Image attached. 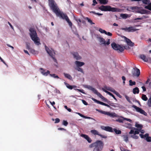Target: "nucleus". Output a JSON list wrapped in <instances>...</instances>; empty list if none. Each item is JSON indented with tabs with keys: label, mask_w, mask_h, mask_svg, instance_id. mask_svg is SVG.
<instances>
[{
	"label": "nucleus",
	"mask_w": 151,
	"mask_h": 151,
	"mask_svg": "<svg viewBox=\"0 0 151 151\" xmlns=\"http://www.w3.org/2000/svg\"><path fill=\"white\" fill-rule=\"evenodd\" d=\"M104 144L101 140H98L96 142L92 143L89 145V147H94L93 151H101L104 147Z\"/></svg>",
	"instance_id": "f257e3e1"
},
{
	"label": "nucleus",
	"mask_w": 151,
	"mask_h": 151,
	"mask_svg": "<svg viewBox=\"0 0 151 151\" xmlns=\"http://www.w3.org/2000/svg\"><path fill=\"white\" fill-rule=\"evenodd\" d=\"M29 31L30 32L29 34L30 37L35 43L37 45H40V39L37 36V33L35 30L33 28H31L29 29Z\"/></svg>",
	"instance_id": "f03ea898"
},
{
	"label": "nucleus",
	"mask_w": 151,
	"mask_h": 151,
	"mask_svg": "<svg viewBox=\"0 0 151 151\" xmlns=\"http://www.w3.org/2000/svg\"><path fill=\"white\" fill-rule=\"evenodd\" d=\"M49 5L50 9L56 14L60 11L54 0H48Z\"/></svg>",
	"instance_id": "7ed1b4c3"
},
{
	"label": "nucleus",
	"mask_w": 151,
	"mask_h": 151,
	"mask_svg": "<svg viewBox=\"0 0 151 151\" xmlns=\"http://www.w3.org/2000/svg\"><path fill=\"white\" fill-rule=\"evenodd\" d=\"M99 9L102 11H111L117 12L118 11V9L117 8L111 7L109 5L104 6L102 5L98 8Z\"/></svg>",
	"instance_id": "20e7f679"
},
{
	"label": "nucleus",
	"mask_w": 151,
	"mask_h": 151,
	"mask_svg": "<svg viewBox=\"0 0 151 151\" xmlns=\"http://www.w3.org/2000/svg\"><path fill=\"white\" fill-rule=\"evenodd\" d=\"M111 46L114 49L117 50L119 52H122L125 49L124 47H122L120 45L116 44L115 42L112 43Z\"/></svg>",
	"instance_id": "39448f33"
},
{
	"label": "nucleus",
	"mask_w": 151,
	"mask_h": 151,
	"mask_svg": "<svg viewBox=\"0 0 151 151\" xmlns=\"http://www.w3.org/2000/svg\"><path fill=\"white\" fill-rule=\"evenodd\" d=\"M139 25H135L134 27L131 26L126 28H122L121 29L128 32H133L139 30L138 29H136L135 27H139Z\"/></svg>",
	"instance_id": "423d86ee"
},
{
	"label": "nucleus",
	"mask_w": 151,
	"mask_h": 151,
	"mask_svg": "<svg viewBox=\"0 0 151 151\" xmlns=\"http://www.w3.org/2000/svg\"><path fill=\"white\" fill-rule=\"evenodd\" d=\"M45 49L46 50L48 54L51 57V58L53 59L54 61L55 62H57V60L55 58V53L54 52L53 50L51 49V50H50L49 48L46 46H45Z\"/></svg>",
	"instance_id": "0eeeda50"
},
{
	"label": "nucleus",
	"mask_w": 151,
	"mask_h": 151,
	"mask_svg": "<svg viewBox=\"0 0 151 151\" xmlns=\"http://www.w3.org/2000/svg\"><path fill=\"white\" fill-rule=\"evenodd\" d=\"M139 135L142 138L145 139L148 142H151V137H149V134L146 133L145 135L139 134Z\"/></svg>",
	"instance_id": "6e6552de"
},
{
	"label": "nucleus",
	"mask_w": 151,
	"mask_h": 151,
	"mask_svg": "<svg viewBox=\"0 0 151 151\" xmlns=\"http://www.w3.org/2000/svg\"><path fill=\"white\" fill-rule=\"evenodd\" d=\"M132 107L134 108L136 110V111L137 112H139L145 116H146L147 115V113L141 108L138 107L134 105H133L132 106Z\"/></svg>",
	"instance_id": "1a4fd4ad"
},
{
	"label": "nucleus",
	"mask_w": 151,
	"mask_h": 151,
	"mask_svg": "<svg viewBox=\"0 0 151 151\" xmlns=\"http://www.w3.org/2000/svg\"><path fill=\"white\" fill-rule=\"evenodd\" d=\"M99 40L101 44H104L105 45H108L110 43V39H108L107 42L105 39L102 37H99Z\"/></svg>",
	"instance_id": "9d476101"
},
{
	"label": "nucleus",
	"mask_w": 151,
	"mask_h": 151,
	"mask_svg": "<svg viewBox=\"0 0 151 151\" xmlns=\"http://www.w3.org/2000/svg\"><path fill=\"white\" fill-rule=\"evenodd\" d=\"M134 71L132 72V75L133 77L136 76L138 77L140 74L139 70L137 68H134Z\"/></svg>",
	"instance_id": "9b49d317"
},
{
	"label": "nucleus",
	"mask_w": 151,
	"mask_h": 151,
	"mask_svg": "<svg viewBox=\"0 0 151 151\" xmlns=\"http://www.w3.org/2000/svg\"><path fill=\"white\" fill-rule=\"evenodd\" d=\"M139 58L145 62H147L149 60H151V58L148 56L146 57L144 54H141L139 55Z\"/></svg>",
	"instance_id": "f8f14e48"
},
{
	"label": "nucleus",
	"mask_w": 151,
	"mask_h": 151,
	"mask_svg": "<svg viewBox=\"0 0 151 151\" xmlns=\"http://www.w3.org/2000/svg\"><path fill=\"white\" fill-rule=\"evenodd\" d=\"M59 13H57L56 15L60 17L63 19H65L66 20H68L69 18L65 14L62 13L60 11L58 12Z\"/></svg>",
	"instance_id": "ddd939ff"
},
{
	"label": "nucleus",
	"mask_w": 151,
	"mask_h": 151,
	"mask_svg": "<svg viewBox=\"0 0 151 151\" xmlns=\"http://www.w3.org/2000/svg\"><path fill=\"white\" fill-rule=\"evenodd\" d=\"M101 128L102 129L105 130L106 131H108L111 132H113V129L112 128L109 126L106 127L104 126H101Z\"/></svg>",
	"instance_id": "4468645a"
},
{
	"label": "nucleus",
	"mask_w": 151,
	"mask_h": 151,
	"mask_svg": "<svg viewBox=\"0 0 151 151\" xmlns=\"http://www.w3.org/2000/svg\"><path fill=\"white\" fill-rule=\"evenodd\" d=\"M139 131V129L134 128L133 130H131L129 132V134H139L140 132Z\"/></svg>",
	"instance_id": "2eb2a0df"
},
{
	"label": "nucleus",
	"mask_w": 151,
	"mask_h": 151,
	"mask_svg": "<svg viewBox=\"0 0 151 151\" xmlns=\"http://www.w3.org/2000/svg\"><path fill=\"white\" fill-rule=\"evenodd\" d=\"M81 137L84 138L85 139H86L89 143H90L92 142V140L88 135L85 134H81Z\"/></svg>",
	"instance_id": "dca6fc26"
},
{
	"label": "nucleus",
	"mask_w": 151,
	"mask_h": 151,
	"mask_svg": "<svg viewBox=\"0 0 151 151\" xmlns=\"http://www.w3.org/2000/svg\"><path fill=\"white\" fill-rule=\"evenodd\" d=\"M74 58L76 60H80L81 58V57L79 55L77 52H73L72 53Z\"/></svg>",
	"instance_id": "f3484780"
},
{
	"label": "nucleus",
	"mask_w": 151,
	"mask_h": 151,
	"mask_svg": "<svg viewBox=\"0 0 151 151\" xmlns=\"http://www.w3.org/2000/svg\"><path fill=\"white\" fill-rule=\"evenodd\" d=\"M88 88L93 91L94 93L96 94L98 96H99V93L100 94V93L98 92L97 90L95 89L94 88H93L91 86H89L88 87Z\"/></svg>",
	"instance_id": "a211bd4d"
},
{
	"label": "nucleus",
	"mask_w": 151,
	"mask_h": 151,
	"mask_svg": "<svg viewBox=\"0 0 151 151\" xmlns=\"http://www.w3.org/2000/svg\"><path fill=\"white\" fill-rule=\"evenodd\" d=\"M99 95L98 96L101 99H102L105 102H106V101L107 102L109 105H111V106H112L111 105V104H113V103H110V101H107L108 100L106 98H105L104 96H103L101 93H100V94L99 93Z\"/></svg>",
	"instance_id": "6ab92c4d"
},
{
	"label": "nucleus",
	"mask_w": 151,
	"mask_h": 151,
	"mask_svg": "<svg viewBox=\"0 0 151 151\" xmlns=\"http://www.w3.org/2000/svg\"><path fill=\"white\" fill-rule=\"evenodd\" d=\"M126 41L128 45L131 47L134 46V43L130 39L126 37Z\"/></svg>",
	"instance_id": "aec40b11"
},
{
	"label": "nucleus",
	"mask_w": 151,
	"mask_h": 151,
	"mask_svg": "<svg viewBox=\"0 0 151 151\" xmlns=\"http://www.w3.org/2000/svg\"><path fill=\"white\" fill-rule=\"evenodd\" d=\"M64 83L68 88L71 90L73 88H76L77 87L76 86H71L65 82H64Z\"/></svg>",
	"instance_id": "412c9836"
},
{
	"label": "nucleus",
	"mask_w": 151,
	"mask_h": 151,
	"mask_svg": "<svg viewBox=\"0 0 151 151\" xmlns=\"http://www.w3.org/2000/svg\"><path fill=\"white\" fill-rule=\"evenodd\" d=\"M63 75L65 78L71 81H73V78L70 74L68 73H64Z\"/></svg>",
	"instance_id": "4be33fe9"
},
{
	"label": "nucleus",
	"mask_w": 151,
	"mask_h": 151,
	"mask_svg": "<svg viewBox=\"0 0 151 151\" xmlns=\"http://www.w3.org/2000/svg\"><path fill=\"white\" fill-rule=\"evenodd\" d=\"M40 69L41 70V72L42 74L45 76H47L48 74H49L50 72L49 70H47V72H45V70L43 69L42 68H41Z\"/></svg>",
	"instance_id": "5701e85b"
},
{
	"label": "nucleus",
	"mask_w": 151,
	"mask_h": 151,
	"mask_svg": "<svg viewBox=\"0 0 151 151\" xmlns=\"http://www.w3.org/2000/svg\"><path fill=\"white\" fill-rule=\"evenodd\" d=\"M102 90L104 91L105 92L110 96H111L115 100H117L116 99L114 95H113L111 93L106 91L103 88L102 89Z\"/></svg>",
	"instance_id": "b1692460"
},
{
	"label": "nucleus",
	"mask_w": 151,
	"mask_h": 151,
	"mask_svg": "<svg viewBox=\"0 0 151 151\" xmlns=\"http://www.w3.org/2000/svg\"><path fill=\"white\" fill-rule=\"evenodd\" d=\"M75 63L78 67H79L82 66L85 64L84 63L79 61H76Z\"/></svg>",
	"instance_id": "393cba45"
},
{
	"label": "nucleus",
	"mask_w": 151,
	"mask_h": 151,
	"mask_svg": "<svg viewBox=\"0 0 151 151\" xmlns=\"http://www.w3.org/2000/svg\"><path fill=\"white\" fill-rule=\"evenodd\" d=\"M108 90L111 91L112 92H113L114 94L118 96L120 98H122V96L120 95L118 92L116 91L114 89L112 90H110V89H108Z\"/></svg>",
	"instance_id": "a878e982"
},
{
	"label": "nucleus",
	"mask_w": 151,
	"mask_h": 151,
	"mask_svg": "<svg viewBox=\"0 0 151 151\" xmlns=\"http://www.w3.org/2000/svg\"><path fill=\"white\" fill-rule=\"evenodd\" d=\"M92 99L95 102L97 103V104H100L101 105H104H104L105 103L103 102L99 101L94 98H92Z\"/></svg>",
	"instance_id": "bb28decb"
},
{
	"label": "nucleus",
	"mask_w": 151,
	"mask_h": 151,
	"mask_svg": "<svg viewBox=\"0 0 151 151\" xmlns=\"http://www.w3.org/2000/svg\"><path fill=\"white\" fill-rule=\"evenodd\" d=\"M106 115L111 117H114L116 116V114L115 113H110L109 112H107Z\"/></svg>",
	"instance_id": "cd10ccee"
},
{
	"label": "nucleus",
	"mask_w": 151,
	"mask_h": 151,
	"mask_svg": "<svg viewBox=\"0 0 151 151\" xmlns=\"http://www.w3.org/2000/svg\"><path fill=\"white\" fill-rule=\"evenodd\" d=\"M133 92L134 94L138 93L139 92V90L138 87H135L133 89Z\"/></svg>",
	"instance_id": "c85d7f7f"
},
{
	"label": "nucleus",
	"mask_w": 151,
	"mask_h": 151,
	"mask_svg": "<svg viewBox=\"0 0 151 151\" xmlns=\"http://www.w3.org/2000/svg\"><path fill=\"white\" fill-rule=\"evenodd\" d=\"M99 2L101 4H107L108 2V0H98Z\"/></svg>",
	"instance_id": "c756f323"
},
{
	"label": "nucleus",
	"mask_w": 151,
	"mask_h": 151,
	"mask_svg": "<svg viewBox=\"0 0 151 151\" xmlns=\"http://www.w3.org/2000/svg\"><path fill=\"white\" fill-rule=\"evenodd\" d=\"M135 127L138 129H141L143 128V125H142L139 124L137 123H136Z\"/></svg>",
	"instance_id": "7c9ffc66"
},
{
	"label": "nucleus",
	"mask_w": 151,
	"mask_h": 151,
	"mask_svg": "<svg viewBox=\"0 0 151 151\" xmlns=\"http://www.w3.org/2000/svg\"><path fill=\"white\" fill-rule=\"evenodd\" d=\"M113 132H114L116 134H120L121 133V131L117 129L116 128L113 129Z\"/></svg>",
	"instance_id": "2f4dec72"
},
{
	"label": "nucleus",
	"mask_w": 151,
	"mask_h": 151,
	"mask_svg": "<svg viewBox=\"0 0 151 151\" xmlns=\"http://www.w3.org/2000/svg\"><path fill=\"white\" fill-rule=\"evenodd\" d=\"M85 19L87 20L88 22H89L91 25L94 24L95 23L93 22L88 17H86L85 18Z\"/></svg>",
	"instance_id": "473e14b6"
},
{
	"label": "nucleus",
	"mask_w": 151,
	"mask_h": 151,
	"mask_svg": "<svg viewBox=\"0 0 151 151\" xmlns=\"http://www.w3.org/2000/svg\"><path fill=\"white\" fill-rule=\"evenodd\" d=\"M91 132L92 133L94 134V135H99V132L97 130H91Z\"/></svg>",
	"instance_id": "72a5a7b5"
},
{
	"label": "nucleus",
	"mask_w": 151,
	"mask_h": 151,
	"mask_svg": "<svg viewBox=\"0 0 151 151\" xmlns=\"http://www.w3.org/2000/svg\"><path fill=\"white\" fill-rule=\"evenodd\" d=\"M147 12H150V11H147L145 9H142L141 10V11H138V13L140 14H146L147 13Z\"/></svg>",
	"instance_id": "f704fd0d"
},
{
	"label": "nucleus",
	"mask_w": 151,
	"mask_h": 151,
	"mask_svg": "<svg viewBox=\"0 0 151 151\" xmlns=\"http://www.w3.org/2000/svg\"><path fill=\"white\" fill-rule=\"evenodd\" d=\"M131 137L135 139H138L139 138V136L134 134H132L131 135Z\"/></svg>",
	"instance_id": "c9c22d12"
},
{
	"label": "nucleus",
	"mask_w": 151,
	"mask_h": 151,
	"mask_svg": "<svg viewBox=\"0 0 151 151\" xmlns=\"http://www.w3.org/2000/svg\"><path fill=\"white\" fill-rule=\"evenodd\" d=\"M142 99L145 101H146L148 99L146 95L144 94H142Z\"/></svg>",
	"instance_id": "e433bc0d"
},
{
	"label": "nucleus",
	"mask_w": 151,
	"mask_h": 151,
	"mask_svg": "<svg viewBox=\"0 0 151 151\" xmlns=\"http://www.w3.org/2000/svg\"><path fill=\"white\" fill-rule=\"evenodd\" d=\"M122 137H123V139L126 142H127L128 140V135H123L122 136Z\"/></svg>",
	"instance_id": "4c0bfd02"
},
{
	"label": "nucleus",
	"mask_w": 151,
	"mask_h": 151,
	"mask_svg": "<svg viewBox=\"0 0 151 151\" xmlns=\"http://www.w3.org/2000/svg\"><path fill=\"white\" fill-rule=\"evenodd\" d=\"M128 15L127 14H121L120 16L122 17L123 18L126 19L128 17Z\"/></svg>",
	"instance_id": "58836bf2"
},
{
	"label": "nucleus",
	"mask_w": 151,
	"mask_h": 151,
	"mask_svg": "<svg viewBox=\"0 0 151 151\" xmlns=\"http://www.w3.org/2000/svg\"><path fill=\"white\" fill-rule=\"evenodd\" d=\"M123 117H121V118L118 119L116 120V121L120 123H123L124 121V119Z\"/></svg>",
	"instance_id": "ea45409f"
},
{
	"label": "nucleus",
	"mask_w": 151,
	"mask_h": 151,
	"mask_svg": "<svg viewBox=\"0 0 151 151\" xmlns=\"http://www.w3.org/2000/svg\"><path fill=\"white\" fill-rule=\"evenodd\" d=\"M129 85L130 86H132L136 84V82L135 81H132L130 80L129 81Z\"/></svg>",
	"instance_id": "a19ab883"
},
{
	"label": "nucleus",
	"mask_w": 151,
	"mask_h": 151,
	"mask_svg": "<svg viewBox=\"0 0 151 151\" xmlns=\"http://www.w3.org/2000/svg\"><path fill=\"white\" fill-rule=\"evenodd\" d=\"M75 69L78 71H80L83 73H84V72L83 69L79 67H78L77 68H75Z\"/></svg>",
	"instance_id": "79ce46f5"
},
{
	"label": "nucleus",
	"mask_w": 151,
	"mask_h": 151,
	"mask_svg": "<svg viewBox=\"0 0 151 151\" xmlns=\"http://www.w3.org/2000/svg\"><path fill=\"white\" fill-rule=\"evenodd\" d=\"M50 76H51L52 77H53L54 78H59V77L57 75H56L55 74H49Z\"/></svg>",
	"instance_id": "37998d69"
},
{
	"label": "nucleus",
	"mask_w": 151,
	"mask_h": 151,
	"mask_svg": "<svg viewBox=\"0 0 151 151\" xmlns=\"http://www.w3.org/2000/svg\"><path fill=\"white\" fill-rule=\"evenodd\" d=\"M145 8L151 11V5L149 4V5L145 6Z\"/></svg>",
	"instance_id": "c03bdc74"
},
{
	"label": "nucleus",
	"mask_w": 151,
	"mask_h": 151,
	"mask_svg": "<svg viewBox=\"0 0 151 151\" xmlns=\"http://www.w3.org/2000/svg\"><path fill=\"white\" fill-rule=\"evenodd\" d=\"M96 111H98L99 112H100V113H102V114H105V115H106V114L107 112H106V111H104L100 110H99V109H96Z\"/></svg>",
	"instance_id": "a18cd8bd"
},
{
	"label": "nucleus",
	"mask_w": 151,
	"mask_h": 151,
	"mask_svg": "<svg viewBox=\"0 0 151 151\" xmlns=\"http://www.w3.org/2000/svg\"><path fill=\"white\" fill-rule=\"evenodd\" d=\"M147 105L149 106H151V97H150L148 100L147 101Z\"/></svg>",
	"instance_id": "49530a36"
},
{
	"label": "nucleus",
	"mask_w": 151,
	"mask_h": 151,
	"mask_svg": "<svg viewBox=\"0 0 151 151\" xmlns=\"http://www.w3.org/2000/svg\"><path fill=\"white\" fill-rule=\"evenodd\" d=\"M99 31L101 33H106V32L103 29H102L101 28H99Z\"/></svg>",
	"instance_id": "de8ad7c7"
},
{
	"label": "nucleus",
	"mask_w": 151,
	"mask_h": 151,
	"mask_svg": "<svg viewBox=\"0 0 151 151\" xmlns=\"http://www.w3.org/2000/svg\"><path fill=\"white\" fill-rule=\"evenodd\" d=\"M67 22H68V23L69 24V25L70 26L72 27V23L70 21L69 18L68 19V20H66Z\"/></svg>",
	"instance_id": "09e8293b"
},
{
	"label": "nucleus",
	"mask_w": 151,
	"mask_h": 151,
	"mask_svg": "<svg viewBox=\"0 0 151 151\" xmlns=\"http://www.w3.org/2000/svg\"><path fill=\"white\" fill-rule=\"evenodd\" d=\"M26 48L28 50H29L31 48L30 47V44L29 43L27 42L26 43Z\"/></svg>",
	"instance_id": "8fccbe9b"
},
{
	"label": "nucleus",
	"mask_w": 151,
	"mask_h": 151,
	"mask_svg": "<svg viewBox=\"0 0 151 151\" xmlns=\"http://www.w3.org/2000/svg\"><path fill=\"white\" fill-rule=\"evenodd\" d=\"M63 124L65 126H66L68 124V122L65 120H63Z\"/></svg>",
	"instance_id": "3c124183"
},
{
	"label": "nucleus",
	"mask_w": 151,
	"mask_h": 151,
	"mask_svg": "<svg viewBox=\"0 0 151 151\" xmlns=\"http://www.w3.org/2000/svg\"><path fill=\"white\" fill-rule=\"evenodd\" d=\"M125 98L127 99V100L130 103V104H132V102L130 101L129 97L127 95H125Z\"/></svg>",
	"instance_id": "603ef678"
},
{
	"label": "nucleus",
	"mask_w": 151,
	"mask_h": 151,
	"mask_svg": "<svg viewBox=\"0 0 151 151\" xmlns=\"http://www.w3.org/2000/svg\"><path fill=\"white\" fill-rule=\"evenodd\" d=\"M30 52L32 53V54H35V51L34 49L31 48L29 50Z\"/></svg>",
	"instance_id": "864d4df0"
},
{
	"label": "nucleus",
	"mask_w": 151,
	"mask_h": 151,
	"mask_svg": "<svg viewBox=\"0 0 151 151\" xmlns=\"http://www.w3.org/2000/svg\"><path fill=\"white\" fill-rule=\"evenodd\" d=\"M91 12L92 13H93L94 14L97 15L99 16H100V15H103L102 14H101L99 13H96L92 11Z\"/></svg>",
	"instance_id": "5fc2aeb1"
},
{
	"label": "nucleus",
	"mask_w": 151,
	"mask_h": 151,
	"mask_svg": "<svg viewBox=\"0 0 151 151\" xmlns=\"http://www.w3.org/2000/svg\"><path fill=\"white\" fill-rule=\"evenodd\" d=\"M122 79L123 80V84L124 85L125 84V81L126 80V78L124 76H122Z\"/></svg>",
	"instance_id": "6e6d98bb"
},
{
	"label": "nucleus",
	"mask_w": 151,
	"mask_h": 151,
	"mask_svg": "<svg viewBox=\"0 0 151 151\" xmlns=\"http://www.w3.org/2000/svg\"><path fill=\"white\" fill-rule=\"evenodd\" d=\"M76 90L80 92L83 94H85V93L84 92L83 90L76 89Z\"/></svg>",
	"instance_id": "4d7b16f0"
},
{
	"label": "nucleus",
	"mask_w": 151,
	"mask_h": 151,
	"mask_svg": "<svg viewBox=\"0 0 151 151\" xmlns=\"http://www.w3.org/2000/svg\"><path fill=\"white\" fill-rule=\"evenodd\" d=\"M93 4H92L93 6H95V5L98 4L97 2L96 1V0H93Z\"/></svg>",
	"instance_id": "13d9d810"
},
{
	"label": "nucleus",
	"mask_w": 151,
	"mask_h": 151,
	"mask_svg": "<svg viewBox=\"0 0 151 151\" xmlns=\"http://www.w3.org/2000/svg\"><path fill=\"white\" fill-rule=\"evenodd\" d=\"M81 101H82V103H83V104H84L85 105H88V104L85 100H82Z\"/></svg>",
	"instance_id": "bf43d9fd"
},
{
	"label": "nucleus",
	"mask_w": 151,
	"mask_h": 151,
	"mask_svg": "<svg viewBox=\"0 0 151 151\" xmlns=\"http://www.w3.org/2000/svg\"><path fill=\"white\" fill-rule=\"evenodd\" d=\"M121 151H128L129 150L126 149L123 147H121L120 148Z\"/></svg>",
	"instance_id": "052dcab7"
},
{
	"label": "nucleus",
	"mask_w": 151,
	"mask_h": 151,
	"mask_svg": "<svg viewBox=\"0 0 151 151\" xmlns=\"http://www.w3.org/2000/svg\"><path fill=\"white\" fill-rule=\"evenodd\" d=\"M106 35H107L109 36H111L112 35V34L109 32H107L106 33H105Z\"/></svg>",
	"instance_id": "680f3d73"
},
{
	"label": "nucleus",
	"mask_w": 151,
	"mask_h": 151,
	"mask_svg": "<svg viewBox=\"0 0 151 151\" xmlns=\"http://www.w3.org/2000/svg\"><path fill=\"white\" fill-rule=\"evenodd\" d=\"M60 122V119L58 118H57L55 119V123H59Z\"/></svg>",
	"instance_id": "e2e57ef3"
},
{
	"label": "nucleus",
	"mask_w": 151,
	"mask_h": 151,
	"mask_svg": "<svg viewBox=\"0 0 151 151\" xmlns=\"http://www.w3.org/2000/svg\"><path fill=\"white\" fill-rule=\"evenodd\" d=\"M142 129H139V132L142 134H144L145 132V131Z\"/></svg>",
	"instance_id": "0e129e2a"
},
{
	"label": "nucleus",
	"mask_w": 151,
	"mask_h": 151,
	"mask_svg": "<svg viewBox=\"0 0 151 151\" xmlns=\"http://www.w3.org/2000/svg\"><path fill=\"white\" fill-rule=\"evenodd\" d=\"M136 7H137L136 6L131 7L129 8V9L132 10H134L136 9Z\"/></svg>",
	"instance_id": "69168bd1"
},
{
	"label": "nucleus",
	"mask_w": 151,
	"mask_h": 151,
	"mask_svg": "<svg viewBox=\"0 0 151 151\" xmlns=\"http://www.w3.org/2000/svg\"><path fill=\"white\" fill-rule=\"evenodd\" d=\"M99 136H100L101 137H102V138H106L107 137L106 136H105L104 135H101L100 134H99Z\"/></svg>",
	"instance_id": "338daca9"
},
{
	"label": "nucleus",
	"mask_w": 151,
	"mask_h": 151,
	"mask_svg": "<svg viewBox=\"0 0 151 151\" xmlns=\"http://www.w3.org/2000/svg\"><path fill=\"white\" fill-rule=\"evenodd\" d=\"M77 114L81 117L84 118V117H85L83 115H82V114H81L79 113H78Z\"/></svg>",
	"instance_id": "774afa93"
}]
</instances>
